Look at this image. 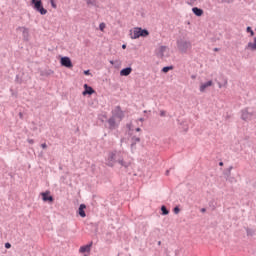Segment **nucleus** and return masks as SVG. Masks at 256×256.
Segmentation results:
<instances>
[{
    "label": "nucleus",
    "instance_id": "nucleus-1",
    "mask_svg": "<svg viewBox=\"0 0 256 256\" xmlns=\"http://www.w3.org/2000/svg\"><path fill=\"white\" fill-rule=\"evenodd\" d=\"M131 39H139V37H149V31L136 27L130 32Z\"/></svg>",
    "mask_w": 256,
    "mask_h": 256
},
{
    "label": "nucleus",
    "instance_id": "nucleus-2",
    "mask_svg": "<svg viewBox=\"0 0 256 256\" xmlns=\"http://www.w3.org/2000/svg\"><path fill=\"white\" fill-rule=\"evenodd\" d=\"M31 3L40 15H47V9L43 8V2L41 0H31Z\"/></svg>",
    "mask_w": 256,
    "mask_h": 256
},
{
    "label": "nucleus",
    "instance_id": "nucleus-3",
    "mask_svg": "<svg viewBox=\"0 0 256 256\" xmlns=\"http://www.w3.org/2000/svg\"><path fill=\"white\" fill-rule=\"evenodd\" d=\"M178 49L182 53H187V49H191V43L187 41H180L178 42Z\"/></svg>",
    "mask_w": 256,
    "mask_h": 256
},
{
    "label": "nucleus",
    "instance_id": "nucleus-4",
    "mask_svg": "<svg viewBox=\"0 0 256 256\" xmlns=\"http://www.w3.org/2000/svg\"><path fill=\"white\" fill-rule=\"evenodd\" d=\"M60 63L62 65V67H67L68 69L73 68V62H71V58L65 56L62 57L60 60Z\"/></svg>",
    "mask_w": 256,
    "mask_h": 256
},
{
    "label": "nucleus",
    "instance_id": "nucleus-5",
    "mask_svg": "<svg viewBox=\"0 0 256 256\" xmlns=\"http://www.w3.org/2000/svg\"><path fill=\"white\" fill-rule=\"evenodd\" d=\"M112 113L113 117L120 119V121L125 117V114L123 113V110H121L120 106L115 107Z\"/></svg>",
    "mask_w": 256,
    "mask_h": 256
},
{
    "label": "nucleus",
    "instance_id": "nucleus-6",
    "mask_svg": "<svg viewBox=\"0 0 256 256\" xmlns=\"http://www.w3.org/2000/svg\"><path fill=\"white\" fill-rule=\"evenodd\" d=\"M208 87H213V80H209L208 82L201 83L199 87L200 93H205L207 91Z\"/></svg>",
    "mask_w": 256,
    "mask_h": 256
},
{
    "label": "nucleus",
    "instance_id": "nucleus-7",
    "mask_svg": "<svg viewBox=\"0 0 256 256\" xmlns=\"http://www.w3.org/2000/svg\"><path fill=\"white\" fill-rule=\"evenodd\" d=\"M42 199L43 201L47 202L49 201V203H53V196H51V192L46 191V192H42Z\"/></svg>",
    "mask_w": 256,
    "mask_h": 256
},
{
    "label": "nucleus",
    "instance_id": "nucleus-8",
    "mask_svg": "<svg viewBox=\"0 0 256 256\" xmlns=\"http://www.w3.org/2000/svg\"><path fill=\"white\" fill-rule=\"evenodd\" d=\"M242 119L244 121H250V119H253V113L249 112L248 110H243Z\"/></svg>",
    "mask_w": 256,
    "mask_h": 256
},
{
    "label": "nucleus",
    "instance_id": "nucleus-9",
    "mask_svg": "<svg viewBox=\"0 0 256 256\" xmlns=\"http://www.w3.org/2000/svg\"><path fill=\"white\" fill-rule=\"evenodd\" d=\"M84 89L85 91L82 92V95H93V93H95V90H93V88L87 84H84Z\"/></svg>",
    "mask_w": 256,
    "mask_h": 256
},
{
    "label": "nucleus",
    "instance_id": "nucleus-10",
    "mask_svg": "<svg viewBox=\"0 0 256 256\" xmlns=\"http://www.w3.org/2000/svg\"><path fill=\"white\" fill-rule=\"evenodd\" d=\"M91 247H93V242L88 245L81 246L79 249V253H89L91 251Z\"/></svg>",
    "mask_w": 256,
    "mask_h": 256
},
{
    "label": "nucleus",
    "instance_id": "nucleus-11",
    "mask_svg": "<svg viewBox=\"0 0 256 256\" xmlns=\"http://www.w3.org/2000/svg\"><path fill=\"white\" fill-rule=\"evenodd\" d=\"M167 51V47L166 46H160L157 50L156 53L158 55V57H165V52Z\"/></svg>",
    "mask_w": 256,
    "mask_h": 256
},
{
    "label": "nucleus",
    "instance_id": "nucleus-12",
    "mask_svg": "<svg viewBox=\"0 0 256 256\" xmlns=\"http://www.w3.org/2000/svg\"><path fill=\"white\" fill-rule=\"evenodd\" d=\"M87 209V206L85 204H81L78 209V214L80 217L85 218L87 217V214H85V210Z\"/></svg>",
    "mask_w": 256,
    "mask_h": 256
},
{
    "label": "nucleus",
    "instance_id": "nucleus-13",
    "mask_svg": "<svg viewBox=\"0 0 256 256\" xmlns=\"http://www.w3.org/2000/svg\"><path fill=\"white\" fill-rule=\"evenodd\" d=\"M132 71H133V68H131V67L124 68L120 71V75H121V77H128V75H131Z\"/></svg>",
    "mask_w": 256,
    "mask_h": 256
},
{
    "label": "nucleus",
    "instance_id": "nucleus-14",
    "mask_svg": "<svg viewBox=\"0 0 256 256\" xmlns=\"http://www.w3.org/2000/svg\"><path fill=\"white\" fill-rule=\"evenodd\" d=\"M246 49H248L249 51H256V37L254 38L253 42L248 43Z\"/></svg>",
    "mask_w": 256,
    "mask_h": 256
},
{
    "label": "nucleus",
    "instance_id": "nucleus-15",
    "mask_svg": "<svg viewBox=\"0 0 256 256\" xmlns=\"http://www.w3.org/2000/svg\"><path fill=\"white\" fill-rule=\"evenodd\" d=\"M192 11L197 17H201V15H203V10L201 8L194 7Z\"/></svg>",
    "mask_w": 256,
    "mask_h": 256
},
{
    "label": "nucleus",
    "instance_id": "nucleus-16",
    "mask_svg": "<svg viewBox=\"0 0 256 256\" xmlns=\"http://www.w3.org/2000/svg\"><path fill=\"white\" fill-rule=\"evenodd\" d=\"M108 124L110 129H115V116H112V118L108 120Z\"/></svg>",
    "mask_w": 256,
    "mask_h": 256
},
{
    "label": "nucleus",
    "instance_id": "nucleus-17",
    "mask_svg": "<svg viewBox=\"0 0 256 256\" xmlns=\"http://www.w3.org/2000/svg\"><path fill=\"white\" fill-rule=\"evenodd\" d=\"M18 30L21 31L23 35H29V29L26 27H19Z\"/></svg>",
    "mask_w": 256,
    "mask_h": 256
},
{
    "label": "nucleus",
    "instance_id": "nucleus-18",
    "mask_svg": "<svg viewBox=\"0 0 256 256\" xmlns=\"http://www.w3.org/2000/svg\"><path fill=\"white\" fill-rule=\"evenodd\" d=\"M161 211H162V215H169V210H167V207L162 206Z\"/></svg>",
    "mask_w": 256,
    "mask_h": 256
},
{
    "label": "nucleus",
    "instance_id": "nucleus-19",
    "mask_svg": "<svg viewBox=\"0 0 256 256\" xmlns=\"http://www.w3.org/2000/svg\"><path fill=\"white\" fill-rule=\"evenodd\" d=\"M173 69V66H167L162 69L163 73H169Z\"/></svg>",
    "mask_w": 256,
    "mask_h": 256
},
{
    "label": "nucleus",
    "instance_id": "nucleus-20",
    "mask_svg": "<svg viewBox=\"0 0 256 256\" xmlns=\"http://www.w3.org/2000/svg\"><path fill=\"white\" fill-rule=\"evenodd\" d=\"M247 33H250L251 37H253V35H255V32H253V29H251V27H247Z\"/></svg>",
    "mask_w": 256,
    "mask_h": 256
},
{
    "label": "nucleus",
    "instance_id": "nucleus-21",
    "mask_svg": "<svg viewBox=\"0 0 256 256\" xmlns=\"http://www.w3.org/2000/svg\"><path fill=\"white\" fill-rule=\"evenodd\" d=\"M105 27H106V25H105V23H100V25H99V29H100V31H105Z\"/></svg>",
    "mask_w": 256,
    "mask_h": 256
},
{
    "label": "nucleus",
    "instance_id": "nucleus-22",
    "mask_svg": "<svg viewBox=\"0 0 256 256\" xmlns=\"http://www.w3.org/2000/svg\"><path fill=\"white\" fill-rule=\"evenodd\" d=\"M50 3L53 9H57V4H55V0H50Z\"/></svg>",
    "mask_w": 256,
    "mask_h": 256
},
{
    "label": "nucleus",
    "instance_id": "nucleus-23",
    "mask_svg": "<svg viewBox=\"0 0 256 256\" xmlns=\"http://www.w3.org/2000/svg\"><path fill=\"white\" fill-rule=\"evenodd\" d=\"M119 163L122 167H127L129 165V163H125L123 160H119Z\"/></svg>",
    "mask_w": 256,
    "mask_h": 256
},
{
    "label": "nucleus",
    "instance_id": "nucleus-24",
    "mask_svg": "<svg viewBox=\"0 0 256 256\" xmlns=\"http://www.w3.org/2000/svg\"><path fill=\"white\" fill-rule=\"evenodd\" d=\"M173 211L175 215H179V212L181 211V209H179V207L176 206Z\"/></svg>",
    "mask_w": 256,
    "mask_h": 256
},
{
    "label": "nucleus",
    "instance_id": "nucleus-25",
    "mask_svg": "<svg viewBox=\"0 0 256 256\" xmlns=\"http://www.w3.org/2000/svg\"><path fill=\"white\" fill-rule=\"evenodd\" d=\"M5 248H6V249H11V243H6V244H5Z\"/></svg>",
    "mask_w": 256,
    "mask_h": 256
},
{
    "label": "nucleus",
    "instance_id": "nucleus-26",
    "mask_svg": "<svg viewBox=\"0 0 256 256\" xmlns=\"http://www.w3.org/2000/svg\"><path fill=\"white\" fill-rule=\"evenodd\" d=\"M28 143H29L30 145H33V143H35V140H33V139H28Z\"/></svg>",
    "mask_w": 256,
    "mask_h": 256
},
{
    "label": "nucleus",
    "instance_id": "nucleus-27",
    "mask_svg": "<svg viewBox=\"0 0 256 256\" xmlns=\"http://www.w3.org/2000/svg\"><path fill=\"white\" fill-rule=\"evenodd\" d=\"M87 5H93V2L91 0H86Z\"/></svg>",
    "mask_w": 256,
    "mask_h": 256
},
{
    "label": "nucleus",
    "instance_id": "nucleus-28",
    "mask_svg": "<svg viewBox=\"0 0 256 256\" xmlns=\"http://www.w3.org/2000/svg\"><path fill=\"white\" fill-rule=\"evenodd\" d=\"M84 75H91V72L89 70L84 71Z\"/></svg>",
    "mask_w": 256,
    "mask_h": 256
},
{
    "label": "nucleus",
    "instance_id": "nucleus-29",
    "mask_svg": "<svg viewBox=\"0 0 256 256\" xmlns=\"http://www.w3.org/2000/svg\"><path fill=\"white\" fill-rule=\"evenodd\" d=\"M160 115L161 117H165V111L164 110L160 111Z\"/></svg>",
    "mask_w": 256,
    "mask_h": 256
},
{
    "label": "nucleus",
    "instance_id": "nucleus-30",
    "mask_svg": "<svg viewBox=\"0 0 256 256\" xmlns=\"http://www.w3.org/2000/svg\"><path fill=\"white\" fill-rule=\"evenodd\" d=\"M41 147H42V149H47V144L43 143V144L41 145Z\"/></svg>",
    "mask_w": 256,
    "mask_h": 256
},
{
    "label": "nucleus",
    "instance_id": "nucleus-31",
    "mask_svg": "<svg viewBox=\"0 0 256 256\" xmlns=\"http://www.w3.org/2000/svg\"><path fill=\"white\" fill-rule=\"evenodd\" d=\"M110 159L113 161L115 160V154H111Z\"/></svg>",
    "mask_w": 256,
    "mask_h": 256
},
{
    "label": "nucleus",
    "instance_id": "nucleus-32",
    "mask_svg": "<svg viewBox=\"0 0 256 256\" xmlns=\"http://www.w3.org/2000/svg\"><path fill=\"white\" fill-rule=\"evenodd\" d=\"M122 49H127V45L123 44Z\"/></svg>",
    "mask_w": 256,
    "mask_h": 256
},
{
    "label": "nucleus",
    "instance_id": "nucleus-33",
    "mask_svg": "<svg viewBox=\"0 0 256 256\" xmlns=\"http://www.w3.org/2000/svg\"><path fill=\"white\" fill-rule=\"evenodd\" d=\"M219 165H220V167H223V162H220Z\"/></svg>",
    "mask_w": 256,
    "mask_h": 256
},
{
    "label": "nucleus",
    "instance_id": "nucleus-34",
    "mask_svg": "<svg viewBox=\"0 0 256 256\" xmlns=\"http://www.w3.org/2000/svg\"><path fill=\"white\" fill-rule=\"evenodd\" d=\"M201 211H202V213H205V208H203Z\"/></svg>",
    "mask_w": 256,
    "mask_h": 256
},
{
    "label": "nucleus",
    "instance_id": "nucleus-35",
    "mask_svg": "<svg viewBox=\"0 0 256 256\" xmlns=\"http://www.w3.org/2000/svg\"><path fill=\"white\" fill-rule=\"evenodd\" d=\"M136 131H141V128H137Z\"/></svg>",
    "mask_w": 256,
    "mask_h": 256
},
{
    "label": "nucleus",
    "instance_id": "nucleus-36",
    "mask_svg": "<svg viewBox=\"0 0 256 256\" xmlns=\"http://www.w3.org/2000/svg\"><path fill=\"white\" fill-rule=\"evenodd\" d=\"M136 141H138V142H139V141H140V139H139V138H136Z\"/></svg>",
    "mask_w": 256,
    "mask_h": 256
},
{
    "label": "nucleus",
    "instance_id": "nucleus-37",
    "mask_svg": "<svg viewBox=\"0 0 256 256\" xmlns=\"http://www.w3.org/2000/svg\"><path fill=\"white\" fill-rule=\"evenodd\" d=\"M158 245H161V241L158 242Z\"/></svg>",
    "mask_w": 256,
    "mask_h": 256
}]
</instances>
